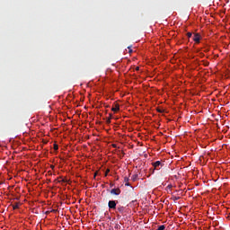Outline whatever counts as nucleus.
Wrapping results in <instances>:
<instances>
[{
    "label": "nucleus",
    "mask_w": 230,
    "mask_h": 230,
    "mask_svg": "<svg viewBox=\"0 0 230 230\" xmlns=\"http://www.w3.org/2000/svg\"><path fill=\"white\" fill-rule=\"evenodd\" d=\"M153 164V169H150L152 173H154V172H155V170H161V168H163L164 164L163 163H161V161H156L155 163L152 164Z\"/></svg>",
    "instance_id": "f257e3e1"
},
{
    "label": "nucleus",
    "mask_w": 230,
    "mask_h": 230,
    "mask_svg": "<svg viewBox=\"0 0 230 230\" xmlns=\"http://www.w3.org/2000/svg\"><path fill=\"white\" fill-rule=\"evenodd\" d=\"M117 204H118V201H116V200H110V201L108 202V208H109V209H116Z\"/></svg>",
    "instance_id": "f03ea898"
},
{
    "label": "nucleus",
    "mask_w": 230,
    "mask_h": 230,
    "mask_svg": "<svg viewBox=\"0 0 230 230\" xmlns=\"http://www.w3.org/2000/svg\"><path fill=\"white\" fill-rule=\"evenodd\" d=\"M200 39H202V37L200 36V34L195 33V34L193 35V40H194V42H196V44H199V43H200Z\"/></svg>",
    "instance_id": "7ed1b4c3"
},
{
    "label": "nucleus",
    "mask_w": 230,
    "mask_h": 230,
    "mask_svg": "<svg viewBox=\"0 0 230 230\" xmlns=\"http://www.w3.org/2000/svg\"><path fill=\"white\" fill-rule=\"evenodd\" d=\"M120 194H121V190H119V188L112 189L111 190V195H120Z\"/></svg>",
    "instance_id": "20e7f679"
},
{
    "label": "nucleus",
    "mask_w": 230,
    "mask_h": 230,
    "mask_svg": "<svg viewBox=\"0 0 230 230\" xmlns=\"http://www.w3.org/2000/svg\"><path fill=\"white\" fill-rule=\"evenodd\" d=\"M117 211H118L119 213H120V215H123L124 213H126V208H125V207H123V206H121V205H119V206L117 207Z\"/></svg>",
    "instance_id": "39448f33"
},
{
    "label": "nucleus",
    "mask_w": 230,
    "mask_h": 230,
    "mask_svg": "<svg viewBox=\"0 0 230 230\" xmlns=\"http://www.w3.org/2000/svg\"><path fill=\"white\" fill-rule=\"evenodd\" d=\"M111 111L113 112H118V111H119V104H116L114 108L111 109Z\"/></svg>",
    "instance_id": "423d86ee"
},
{
    "label": "nucleus",
    "mask_w": 230,
    "mask_h": 230,
    "mask_svg": "<svg viewBox=\"0 0 230 230\" xmlns=\"http://www.w3.org/2000/svg\"><path fill=\"white\" fill-rule=\"evenodd\" d=\"M13 209H19V203H15L13 205Z\"/></svg>",
    "instance_id": "0eeeda50"
},
{
    "label": "nucleus",
    "mask_w": 230,
    "mask_h": 230,
    "mask_svg": "<svg viewBox=\"0 0 230 230\" xmlns=\"http://www.w3.org/2000/svg\"><path fill=\"white\" fill-rule=\"evenodd\" d=\"M179 199H181V197L173 196V197L172 198V200H173L174 202H176V200H179Z\"/></svg>",
    "instance_id": "6e6552de"
},
{
    "label": "nucleus",
    "mask_w": 230,
    "mask_h": 230,
    "mask_svg": "<svg viewBox=\"0 0 230 230\" xmlns=\"http://www.w3.org/2000/svg\"><path fill=\"white\" fill-rule=\"evenodd\" d=\"M124 181L126 182L125 186H130V183H128V178H125Z\"/></svg>",
    "instance_id": "1a4fd4ad"
},
{
    "label": "nucleus",
    "mask_w": 230,
    "mask_h": 230,
    "mask_svg": "<svg viewBox=\"0 0 230 230\" xmlns=\"http://www.w3.org/2000/svg\"><path fill=\"white\" fill-rule=\"evenodd\" d=\"M192 36H193V34H192L191 32H188V33H187V37H188L189 39H191Z\"/></svg>",
    "instance_id": "9d476101"
},
{
    "label": "nucleus",
    "mask_w": 230,
    "mask_h": 230,
    "mask_svg": "<svg viewBox=\"0 0 230 230\" xmlns=\"http://www.w3.org/2000/svg\"><path fill=\"white\" fill-rule=\"evenodd\" d=\"M54 150H58V145L54 144Z\"/></svg>",
    "instance_id": "9b49d317"
},
{
    "label": "nucleus",
    "mask_w": 230,
    "mask_h": 230,
    "mask_svg": "<svg viewBox=\"0 0 230 230\" xmlns=\"http://www.w3.org/2000/svg\"><path fill=\"white\" fill-rule=\"evenodd\" d=\"M109 172H111V170H110V169H107V170H106V172H105V177H107V175L109 174Z\"/></svg>",
    "instance_id": "f8f14e48"
},
{
    "label": "nucleus",
    "mask_w": 230,
    "mask_h": 230,
    "mask_svg": "<svg viewBox=\"0 0 230 230\" xmlns=\"http://www.w3.org/2000/svg\"><path fill=\"white\" fill-rule=\"evenodd\" d=\"M132 47H128V49H129L128 50V53H132V49H131Z\"/></svg>",
    "instance_id": "ddd939ff"
},
{
    "label": "nucleus",
    "mask_w": 230,
    "mask_h": 230,
    "mask_svg": "<svg viewBox=\"0 0 230 230\" xmlns=\"http://www.w3.org/2000/svg\"><path fill=\"white\" fill-rule=\"evenodd\" d=\"M164 111L161 110V109H157V112L163 113Z\"/></svg>",
    "instance_id": "4468645a"
},
{
    "label": "nucleus",
    "mask_w": 230,
    "mask_h": 230,
    "mask_svg": "<svg viewBox=\"0 0 230 230\" xmlns=\"http://www.w3.org/2000/svg\"><path fill=\"white\" fill-rule=\"evenodd\" d=\"M132 179H133V181H136V179H137V175L132 176Z\"/></svg>",
    "instance_id": "2eb2a0df"
},
{
    "label": "nucleus",
    "mask_w": 230,
    "mask_h": 230,
    "mask_svg": "<svg viewBox=\"0 0 230 230\" xmlns=\"http://www.w3.org/2000/svg\"><path fill=\"white\" fill-rule=\"evenodd\" d=\"M205 66H209V62H206V63H205Z\"/></svg>",
    "instance_id": "dca6fc26"
},
{
    "label": "nucleus",
    "mask_w": 230,
    "mask_h": 230,
    "mask_svg": "<svg viewBox=\"0 0 230 230\" xmlns=\"http://www.w3.org/2000/svg\"><path fill=\"white\" fill-rule=\"evenodd\" d=\"M107 123H111V117L108 119Z\"/></svg>",
    "instance_id": "f3484780"
},
{
    "label": "nucleus",
    "mask_w": 230,
    "mask_h": 230,
    "mask_svg": "<svg viewBox=\"0 0 230 230\" xmlns=\"http://www.w3.org/2000/svg\"><path fill=\"white\" fill-rule=\"evenodd\" d=\"M136 69H137V71H139V66H137Z\"/></svg>",
    "instance_id": "a211bd4d"
},
{
    "label": "nucleus",
    "mask_w": 230,
    "mask_h": 230,
    "mask_svg": "<svg viewBox=\"0 0 230 230\" xmlns=\"http://www.w3.org/2000/svg\"><path fill=\"white\" fill-rule=\"evenodd\" d=\"M113 147L116 148V145H113Z\"/></svg>",
    "instance_id": "6ab92c4d"
},
{
    "label": "nucleus",
    "mask_w": 230,
    "mask_h": 230,
    "mask_svg": "<svg viewBox=\"0 0 230 230\" xmlns=\"http://www.w3.org/2000/svg\"><path fill=\"white\" fill-rule=\"evenodd\" d=\"M205 51H208V49H206Z\"/></svg>",
    "instance_id": "aec40b11"
}]
</instances>
